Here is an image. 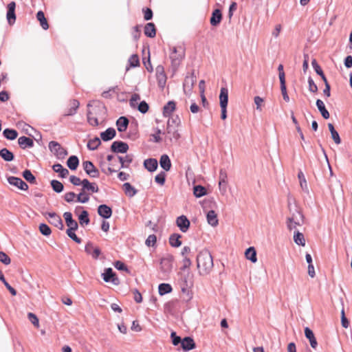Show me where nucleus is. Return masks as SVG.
Masks as SVG:
<instances>
[{
    "label": "nucleus",
    "instance_id": "nucleus-1",
    "mask_svg": "<svg viewBox=\"0 0 352 352\" xmlns=\"http://www.w3.org/2000/svg\"><path fill=\"white\" fill-rule=\"evenodd\" d=\"M87 121L91 126L99 124V120H103L107 114L105 106L100 101L93 100L87 104Z\"/></svg>",
    "mask_w": 352,
    "mask_h": 352
},
{
    "label": "nucleus",
    "instance_id": "nucleus-2",
    "mask_svg": "<svg viewBox=\"0 0 352 352\" xmlns=\"http://www.w3.org/2000/svg\"><path fill=\"white\" fill-rule=\"evenodd\" d=\"M213 265V259L210 252L206 249L201 250L197 256V267L199 275L209 274Z\"/></svg>",
    "mask_w": 352,
    "mask_h": 352
},
{
    "label": "nucleus",
    "instance_id": "nucleus-3",
    "mask_svg": "<svg viewBox=\"0 0 352 352\" xmlns=\"http://www.w3.org/2000/svg\"><path fill=\"white\" fill-rule=\"evenodd\" d=\"M288 208L289 215L286 220L287 228L289 230H295L297 226H300L303 224L304 215L301 210L296 204H293L291 200L288 201Z\"/></svg>",
    "mask_w": 352,
    "mask_h": 352
},
{
    "label": "nucleus",
    "instance_id": "nucleus-4",
    "mask_svg": "<svg viewBox=\"0 0 352 352\" xmlns=\"http://www.w3.org/2000/svg\"><path fill=\"white\" fill-rule=\"evenodd\" d=\"M219 100L221 109V118L222 120H225L227 118V105L228 102V90L227 88L221 87Z\"/></svg>",
    "mask_w": 352,
    "mask_h": 352
},
{
    "label": "nucleus",
    "instance_id": "nucleus-5",
    "mask_svg": "<svg viewBox=\"0 0 352 352\" xmlns=\"http://www.w3.org/2000/svg\"><path fill=\"white\" fill-rule=\"evenodd\" d=\"M184 57V49L182 46L174 47L170 55L172 64L174 67L177 68Z\"/></svg>",
    "mask_w": 352,
    "mask_h": 352
},
{
    "label": "nucleus",
    "instance_id": "nucleus-6",
    "mask_svg": "<svg viewBox=\"0 0 352 352\" xmlns=\"http://www.w3.org/2000/svg\"><path fill=\"white\" fill-rule=\"evenodd\" d=\"M48 146L50 151L59 159H63L67 155V151L57 142H50Z\"/></svg>",
    "mask_w": 352,
    "mask_h": 352
},
{
    "label": "nucleus",
    "instance_id": "nucleus-7",
    "mask_svg": "<svg viewBox=\"0 0 352 352\" xmlns=\"http://www.w3.org/2000/svg\"><path fill=\"white\" fill-rule=\"evenodd\" d=\"M196 81H197V77L194 74V72H192L190 75L186 76L184 81V84H183V89H184V94L186 95H189L191 93V91H192Z\"/></svg>",
    "mask_w": 352,
    "mask_h": 352
},
{
    "label": "nucleus",
    "instance_id": "nucleus-8",
    "mask_svg": "<svg viewBox=\"0 0 352 352\" xmlns=\"http://www.w3.org/2000/svg\"><path fill=\"white\" fill-rule=\"evenodd\" d=\"M46 218L48 219L50 223L58 228L60 230L64 228V225L61 217L56 212H46L45 214Z\"/></svg>",
    "mask_w": 352,
    "mask_h": 352
},
{
    "label": "nucleus",
    "instance_id": "nucleus-9",
    "mask_svg": "<svg viewBox=\"0 0 352 352\" xmlns=\"http://www.w3.org/2000/svg\"><path fill=\"white\" fill-rule=\"evenodd\" d=\"M82 166L86 173L91 177L97 178L99 177V171L90 161H85L82 163Z\"/></svg>",
    "mask_w": 352,
    "mask_h": 352
},
{
    "label": "nucleus",
    "instance_id": "nucleus-10",
    "mask_svg": "<svg viewBox=\"0 0 352 352\" xmlns=\"http://www.w3.org/2000/svg\"><path fill=\"white\" fill-rule=\"evenodd\" d=\"M102 278L107 283L111 282L116 285L120 284L119 278L116 276L111 267L105 269L104 272L102 274Z\"/></svg>",
    "mask_w": 352,
    "mask_h": 352
},
{
    "label": "nucleus",
    "instance_id": "nucleus-11",
    "mask_svg": "<svg viewBox=\"0 0 352 352\" xmlns=\"http://www.w3.org/2000/svg\"><path fill=\"white\" fill-rule=\"evenodd\" d=\"M180 138V134L175 126L168 122L166 138L170 142H177Z\"/></svg>",
    "mask_w": 352,
    "mask_h": 352
},
{
    "label": "nucleus",
    "instance_id": "nucleus-12",
    "mask_svg": "<svg viewBox=\"0 0 352 352\" xmlns=\"http://www.w3.org/2000/svg\"><path fill=\"white\" fill-rule=\"evenodd\" d=\"M8 182L10 185L17 187L19 189L26 190L28 189V185L21 178L10 176L8 178Z\"/></svg>",
    "mask_w": 352,
    "mask_h": 352
},
{
    "label": "nucleus",
    "instance_id": "nucleus-13",
    "mask_svg": "<svg viewBox=\"0 0 352 352\" xmlns=\"http://www.w3.org/2000/svg\"><path fill=\"white\" fill-rule=\"evenodd\" d=\"M111 149L113 152L115 153H125L129 149V146L125 142L116 141L112 143Z\"/></svg>",
    "mask_w": 352,
    "mask_h": 352
},
{
    "label": "nucleus",
    "instance_id": "nucleus-14",
    "mask_svg": "<svg viewBox=\"0 0 352 352\" xmlns=\"http://www.w3.org/2000/svg\"><path fill=\"white\" fill-rule=\"evenodd\" d=\"M15 8L16 3L14 1H12L9 3L8 5V12L6 17L8 22L10 25L14 24L16 20Z\"/></svg>",
    "mask_w": 352,
    "mask_h": 352
},
{
    "label": "nucleus",
    "instance_id": "nucleus-15",
    "mask_svg": "<svg viewBox=\"0 0 352 352\" xmlns=\"http://www.w3.org/2000/svg\"><path fill=\"white\" fill-rule=\"evenodd\" d=\"M176 224L182 232H186L188 230L190 223L186 216L182 215L177 218Z\"/></svg>",
    "mask_w": 352,
    "mask_h": 352
},
{
    "label": "nucleus",
    "instance_id": "nucleus-16",
    "mask_svg": "<svg viewBox=\"0 0 352 352\" xmlns=\"http://www.w3.org/2000/svg\"><path fill=\"white\" fill-rule=\"evenodd\" d=\"M80 105L77 100H71L69 102V107L66 109L64 116H71L76 113Z\"/></svg>",
    "mask_w": 352,
    "mask_h": 352
},
{
    "label": "nucleus",
    "instance_id": "nucleus-17",
    "mask_svg": "<svg viewBox=\"0 0 352 352\" xmlns=\"http://www.w3.org/2000/svg\"><path fill=\"white\" fill-rule=\"evenodd\" d=\"M63 217L65 218V223L67 224V226L68 227L67 229H72V230H77L78 228V223L76 220L73 219L72 214L69 212H65L63 214Z\"/></svg>",
    "mask_w": 352,
    "mask_h": 352
},
{
    "label": "nucleus",
    "instance_id": "nucleus-18",
    "mask_svg": "<svg viewBox=\"0 0 352 352\" xmlns=\"http://www.w3.org/2000/svg\"><path fill=\"white\" fill-rule=\"evenodd\" d=\"M227 178L228 175L226 171L223 169H221L219 171V187L223 193L226 192Z\"/></svg>",
    "mask_w": 352,
    "mask_h": 352
},
{
    "label": "nucleus",
    "instance_id": "nucleus-19",
    "mask_svg": "<svg viewBox=\"0 0 352 352\" xmlns=\"http://www.w3.org/2000/svg\"><path fill=\"white\" fill-rule=\"evenodd\" d=\"M173 259L171 257L163 258L160 262V269L164 273H168L173 268Z\"/></svg>",
    "mask_w": 352,
    "mask_h": 352
},
{
    "label": "nucleus",
    "instance_id": "nucleus-20",
    "mask_svg": "<svg viewBox=\"0 0 352 352\" xmlns=\"http://www.w3.org/2000/svg\"><path fill=\"white\" fill-rule=\"evenodd\" d=\"M98 213L100 217L104 219H109L112 215V210L107 205L102 204L98 206Z\"/></svg>",
    "mask_w": 352,
    "mask_h": 352
},
{
    "label": "nucleus",
    "instance_id": "nucleus-21",
    "mask_svg": "<svg viewBox=\"0 0 352 352\" xmlns=\"http://www.w3.org/2000/svg\"><path fill=\"white\" fill-rule=\"evenodd\" d=\"M82 189L87 192H98L99 190L98 186L96 183H90L88 179H85L82 180Z\"/></svg>",
    "mask_w": 352,
    "mask_h": 352
},
{
    "label": "nucleus",
    "instance_id": "nucleus-22",
    "mask_svg": "<svg viewBox=\"0 0 352 352\" xmlns=\"http://www.w3.org/2000/svg\"><path fill=\"white\" fill-rule=\"evenodd\" d=\"M181 346L184 351H188L195 348V343L192 338L186 337L182 340Z\"/></svg>",
    "mask_w": 352,
    "mask_h": 352
},
{
    "label": "nucleus",
    "instance_id": "nucleus-23",
    "mask_svg": "<svg viewBox=\"0 0 352 352\" xmlns=\"http://www.w3.org/2000/svg\"><path fill=\"white\" fill-rule=\"evenodd\" d=\"M221 19H222V14H221V10L219 9L214 10L212 14V16L210 20L211 25H212V26L218 25L221 23Z\"/></svg>",
    "mask_w": 352,
    "mask_h": 352
},
{
    "label": "nucleus",
    "instance_id": "nucleus-24",
    "mask_svg": "<svg viewBox=\"0 0 352 352\" xmlns=\"http://www.w3.org/2000/svg\"><path fill=\"white\" fill-rule=\"evenodd\" d=\"M305 337L309 340L311 346L313 349H316L318 346L317 340L314 336L313 331L309 327H305Z\"/></svg>",
    "mask_w": 352,
    "mask_h": 352
},
{
    "label": "nucleus",
    "instance_id": "nucleus-25",
    "mask_svg": "<svg viewBox=\"0 0 352 352\" xmlns=\"http://www.w3.org/2000/svg\"><path fill=\"white\" fill-rule=\"evenodd\" d=\"M207 222L211 226L215 227L218 225L219 221L217 214L214 210H210L206 214Z\"/></svg>",
    "mask_w": 352,
    "mask_h": 352
},
{
    "label": "nucleus",
    "instance_id": "nucleus-26",
    "mask_svg": "<svg viewBox=\"0 0 352 352\" xmlns=\"http://www.w3.org/2000/svg\"><path fill=\"white\" fill-rule=\"evenodd\" d=\"M85 252L91 255L93 258H98L101 252L98 248H94L91 243H87L85 246Z\"/></svg>",
    "mask_w": 352,
    "mask_h": 352
},
{
    "label": "nucleus",
    "instance_id": "nucleus-27",
    "mask_svg": "<svg viewBox=\"0 0 352 352\" xmlns=\"http://www.w3.org/2000/svg\"><path fill=\"white\" fill-rule=\"evenodd\" d=\"M116 130L113 128H109L105 131L100 133V138L104 141L112 140L116 136Z\"/></svg>",
    "mask_w": 352,
    "mask_h": 352
},
{
    "label": "nucleus",
    "instance_id": "nucleus-28",
    "mask_svg": "<svg viewBox=\"0 0 352 352\" xmlns=\"http://www.w3.org/2000/svg\"><path fill=\"white\" fill-rule=\"evenodd\" d=\"M18 143L22 148L32 147L34 145L33 140L25 136L20 137L18 139Z\"/></svg>",
    "mask_w": 352,
    "mask_h": 352
},
{
    "label": "nucleus",
    "instance_id": "nucleus-29",
    "mask_svg": "<svg viewBox=\"0 0 352 352\" xmlns=\"http://www.w3.org/2000/svg\"><path fill=\"white\" fill-rule=\"evenodd\" d=\"M144 167L150 172H153L157 168V161L155 159L150 158L144 160Z\"/></svg>",
    "mask_w": 352,
    "mask_h": 352
},
{
    "label": "nucleus",
    "instance_id": "nucleus-30",
    "mask_svg": "<svg viewBox=\"0 0 352 352\" xmlns=\"http://www.w3.org/2000/svg\"><path fill=\"white\" fill-rule=\"evenodd\" d=\"M175 102L169 101L163 108V115L165 117H168L175 110Z\"/></svg>",
    "mask_w": 352,
    "mask_h": 352
},
{
    "label": "nucleus",
    "instance_id": "nucleus-31",
    "mask_svg": "<svg viewBox=\"0 0 352 352\" xmlns=\"http://www.w3.org/2000/svg\"><path fill=\"white\" fill-rule=\"evenodd\" d=\"M144 34L146 36L153 38L156 35V30L154 23H148L144 27Z\"/></svg>",
    "mask_w": 352,
    "mask_h": 352
},
{
    "label": "nucleus",
    "instance_id": "nucleus-32",
    "mask_svg": "<svg viewBox=\"0 0 352 352\" xmlns=\"http://www.w3.org/2000/svg\"><path fill=\"white\" fill-rule=\"evenodd\" d=\"M129 124V120L125 117H120L116 122L118 130L120 132H124L126 130Z\"/></svg>",
    "mask_w": 352,
    "mask_h": 352
},
{
    "label": "nucleus",
    "instance_id": "nucleus-33",
    "mask_svg": "<svg viewBox=\"0 0 352 352\" xmlns=\"http://www.w3.org/2000/svg\"><path fill=\"white\" fill-rule=\"evenodd\" d=\"M160 164L161 167L166 171L169 170L171 167V162L169 157L167 155H162L161 156Z\"/></svg>",
    "mask_w": 352,
    "mask_h": 352
},
{
    "label": "nucleus",
    "instance_id": "nucleus-34",
    "mask_svg": "<svg viewBox=\"0 0 352 352\" xmlns=\"http://www.w3.org/2000/svg\"><path fill=\"white\" fill-rule=\"evenodd\" d=\"M316 106H317V108L318 109L319 111L320 112L322 116L324 119H328L329 118V113L326 109L324 102L321 100L318 99L316 100Z\"/></svg>",
    "mask_w": 352,
    "mask_h": 352
},
{
    "label": "nucleus",
    "instance_id": "nucleus-35",
    "mask_svg": "<svg viewBox=\"0 0 352 352\" xmlns=\"http://www.w3.org/2000/svg\"><path fill=\"white\" fill-rule=\"evenodd\" d=\"M52 168L54 171L59 173L60 177L62 178H65L69 175V170L67 168H63L60 164L53 165Z\"/></svg>",
    "mask_w": 352,
    "mask_h": 352
},
{
    "label": "nucleus",
    "instance_id": "nucleus-36",
    "mask_svg": "<svg viewBox=\"0 0 352 352\" xmlns=\"http://www.w3.org/2000/svg\"><path fill=\"white\" fill-rule=\"evenodd\" d=\"M245 255L247 259L251 261L252 263L257 261L256 252L254 247H250L245 252Z\"/></svg>",
    "mask_w": 352,
    "mask_h": 352
},
{
    "label": "nucleus",
    "instance_id": "nucleus-37",
    "mask_svg": "<svg viewBox=\"0 0 352 352\" xmlns=\"http://www.w3.org/2000/svg\"><path fill=\"white\" fill-rule=\"evenodd\" d=\"M122 188L126 195L129 197L135 196L137 193V190L135 189V188L128 182L124 183L122 186Z\"/></svg>",
    "mask_w": 352,
    "mask_h": 352
},
{
    "label": "nucleus",
    "instance_id": "nucleus-38",
    "mask_svg": "<svg viewBox=\"0 0 352 352\" xmlns=\"http://www.w3.org/2000/svg\"><path fill=\"white\" fill-rule=\"evenodd\" d=\"M181 235L179 234H173L170 236L169 243L172 247L178 248L182 245L180 241Z\"/></svg>",
    "mask_w": 352,
    "mask_h": 352
},
{
    "label": "nucleus",
    "instance_id": "nucleus-39",
    "mask_svg": "<svg viewBox=\"0 0 352 352\" xmlns=\"http://www.w3.org/2000/svg\"><path fill=\"white\" fill-rule=\"evenodd\" d=\"M37 20L40 22L41 26L44 30L49 28V25L43 11H38L36 14Z\"/></svg>",
    "mask_w": 352,
    "mask_h": 352
},
{
    "label": "nucleus",
    "instance_id": "nucleus-40",
    "mask_svg": "<svg viewBox=\"0 0 352 352\" xmlns=\"http://www.w3.org/2000/svg\"><path fill=\"white\" fill-rule=\"evenodd\" d=\"M173 289L168 283H161L158 287V292L160 296H163L169 294L172 292Z\"/></svg>",
    "mask_w": 352,
    "mask_h": 352
},
{
    "label": "nucleus",
    "instance_id": "nucleus-41",
    "mask_svg": "<svg viewBox=\"0 0 352 352\" xmlns=\"http://www.w3.org/2000/svg\"><path fill=\"white\" fill-rule=\"evenodd\" d=\"M79 164L78 158L75 155L70 156L67 161V165L71 170H76Z\"/></svg>",
    "mask_w": 352,
    "mask_h": 352
},
{
    "label": "nucleus",
    "instance_id": "nucleus-42",
    "mask_svg": "<svg viewBox=\"0 0 352 352\" xmlns=\"http://www.w3.org/2000/svg\"><path fill=\"white\" fill-rule=\"evenodd\" d=\"M0 156L6 162H11L14 159V154L6 148L0 150Z\"/></svg>",
    "mask_w": 352,
    "mask_h": 352
},
{
    "label": "nucleus",
    "instance_id": "nucleus-43",
    "mask_svg": "<svg viewBox=\"0 0 352 352\" xmlns=\"http://www.w3.org/2000/svg\"><path fill=\"white\" fill-rule=\"evenodd\" d=\"M328 128L331 132V138L336 144H339L341 142V140L338 133L336 131L333 125L331 123L328 124Z\"/></svg>",
    "mask_w": 352,
    "mask_h": 352
},
{
    "label": "nucleus",
    "instance_id": "nucleus-44",
    "mask_svg": "<svg viewBox=\"0 0 352 352\" xmlns=\"http://www.w3.org/2000/svg\"><path fill=\"white\" fill-rule=\"evenodd\" d=\"M89 200V193L81 188L79 194L77 195V202L85 204Z\"/></svg>",
    "mask_w": 352,
    "mask_h": 352
},
{
    "label": "nucleus",
    "instance_id": "nucleus-45",
    "mask_svg": "<svg viewBox=\"0 0 352 352\" xmlns=\"http://www.w3.org/2000/svg\"><path fill=\"white\" fill-rule=\"evenodd\" d=\"M294 241L298 245H301V246L305 245V239L304 235L302 234V233H301L298 231H296L294 232Z\"/></svg>",
    "mask_w": 352,
    "mask_h": 352
},
{
    "label": "nucleus",
    "instance_id": "nucleus-46",
    "mask_svg": "<svg viewBox=\"0 0 352 352\" xmlns=\"http://www.w3.org/2000/svg\"><path fill=\"white\" fill-rule=\"evenodd\" d=\"M3 134L6 139L10 140L16 139L18 136V133L16 130L10 129H6L3 131Z\"/></svg>",
    "mask_w": 352,
    "mask_h": 352
},
{
    "label": "nucleus",
    "instance_id": "nucleus-47",
    "mask_svg": "<svg viewBox=\"0 0 352 352\" xmlns=\"http://www.w3.org/2000/svg\"><path fill=\"white\" fill-rule=\"evenodd\" d=\"M79 223L81 226L87 225L89 223V214L87 211L83 210L78 217Z\"/></svg>",
    "mask_w": 352,
    "mask_h": 352
},
{
    "label": "nucleus",
    "instance_id": "nucleus-48",
    "mask_svg": "<svg viewBox=\"0 0 352 352\" xmlns=\"http://www.w3.org/2000/svg\"><path fill=\"white\" fill-rule=\"evenodd\" d=\"M100 143V140L98 138H94L88 142L87 148L91 151H94L99 146Z\"/></svg>",
    "mask_w": 352,
    "mask_h": 352
},
{
    "label": "nucleus",
    "instance_id": "nucleus-49",
    "mask_svg": "<svg viewBox=\"0 0 352 352\" xmlns=\"http://www.w3.org/2000/svg\"><path fill=\"white\" fill-rule=\"evenodd\" d=\"M0 280L2 281V283L4 284L6 287L9 290V292H10V294L12 296L16 295V291L12 286H10V285L6 281L1 270H0Z\"/></svg>",
    "mask_w": 352,
    "mask_h": 352
},
{
    "label": "nucleus",
    "instance_id": "nucleus-50",
    "mask_svg": "<svg viewBox=\"0 0 352 352\" xmlns=\"http://www.w3.org/2000/svg\"><path fill=\"white\" fill-rule=\"evenodd\" d=\"M51 186L53 188V190L56 192H61L63 190V185L61 182H60L58 180H52L51 182Z\"/></svg>",
    "mask_w": 352,
    "mask_h": 352
},
{
    "label": "nucleus",
    "instance_id": "nucleus-51",
    "mask_svg": "<svg viewBox=\"0 0 352 352\" xmlns=\"http://www.w3.org/2000/svg\"><path fill=\"white\" fill-rule=\"evenodd\" d=\"M193 193L196 197H201L206 194V189L201 186H195Z\"/></svg>",
    "mask_w": 352,
    "mask_h": 352
},
{
    "label": "nucleus",
    "instance_id": "nucleus-52",
    "mask_svg": "<svg viewBox=\"0 0 352 352\" xmlns=\"http://www.w3.org/2000/svg\"><path fill=\"white\" fill-rule=\"evenodd\" d=\"M180 287L183 293H188V287L190 284L188 280L187 276H184L181 278Z\"/></svg>",
    "mask_w": 352,
    "mask_h": 352
},
{
    "label": "nucleus",
    "instance_id": "nucleus-53",
    "mask_svg": "<svg viewBox=\"0 0 352 352\" xmlns=\"http://www.w3.org/2000/svg\"><path fill=\"white\" fill-rule=\"evenodd\" d=\"M23 177L30 183L34 184L36 182L35 177L32 175L30 170H25L23 173Z\"/></svg>",
    "mask_w": 352,
    "mask_h": 352
},
{
    "label": "nucleus",
    "instance_id": "nucleus-54",
    "mask_svg": "<svg viewBox=\"0 0 352 352\" xmlns=\"http://www.w3.org/2000/svg\"><path fill=\"white\" fill-rule=\"evenodd\" d=\"M64 199L67 203L77 202V195L75 194L74 192H66L64 195Z\"/></svg>",
    "mask_w": 352,
    "mask_h": 352
},
{
    "label": "nucleus",
    "instance_id": "nucleus-55",
    "mask_svg": "<svg viewBox=\"0 0 352 352\" xmlns=\"http://www.w3.org/2000/svg\"><path fill=\"white\" fill-rule=\"evenodd\" d=\"M119 162L121 164V167L124 168L126 166L125 164H126L129 165L130 163H131L133 158L131 155H126L124 157H118Z\"/></svg>",
    "mask_w": 352,
    "mask_h": 352
},
{
    "label": "nucleus",
    "instance_id": "nucleus-56",
    "mask_svg": "<svg viewBox=\"0 0 352 352\" xmlns=\"http://www.w3.org/2000/svg\"><path fill=\"white\" fill-rule=\"evenodd\" d=\"M39 231L45 236H49L52 232L50 228L45 223H41L39 225Z\"/></svg>",
    "mask_w": 352,
    "mask_h": 352
},
{
    "label": "nucleus",
    "instance_id": "nucleus-57",
    "mask_svg": "<svg viewBox=\"0 0 352 352\" xmlns=\"http://www.w3.org/2000/svg\"><path fill=\"white\" fill-rule=\"evenodd\" d=\"M280 90H281V93H282L283 99L286 102H289V96L287 94V92L285 81H283V78L281 79V82H280Z\"/></svg>",
    "mask_w": 352,
    "mask_h": 352
},
{
    "label": "nucleus",
    "instance_id": "nucleus-58",
    "mask_svg": "<svg viewBox=\"0 0 352 352\" xmlns=\"http://www.w3.org/2000/svg\"><path fill=\"white\" fill-rule=\"evenodd\" d=\"M140 100V96L138 94H133L130 99L129 104L131 107L135 109L137 107L138 102Z\"/></svg>",
    "mask_w": 352,
    "mask_h": 352
},
{
    "label": "nucleus",
    "instance_id": "nucleus-59",
    "mask_svg": "<svg viewBox=\"0 0 352 352\" xmlns=\"http://www.w3.org/2000/svg\"><path fill=\"white\" fill-rule=\"evenodd\" d=\"M76 230H72V229H67L66 231L67 234L69 238H71L72 240H74L77 243H81V239L78 238L76 234H75V231Z\"/></svg>",
    "mask_w": 352,
    "mask_h": 352
},
{
    "label": "nucleus",
    "instance_id": "nucleus-60",
    "mask_svg": "<svg viewBox=\"0 0 352 352\" xmlns=\"http://www.w3.org/2000/svg\"><path fill=\"white\" fill-rule=\"evenodd\" d=\"M129 64L130 67H134L139 66L140 61L138 55L133 54L129 59Z\"/></svg>",
    "mask_w": 352,
    "mask_h": 352
},
{
    "label": "nucleus",
    "instance_id": "nucleus-61",
    "mask_svg": "<svg viewBox=\"0 0 352 352\" xmlns=\"http://www.w3.org/2000/svg\"><path fill=\"white\" fill-rule=\"evenodd\" d=\"M28 318L30 321L32 322V324L34 327H39L38 318H37V316L34 314H33V313H28Z\"/></svg>",
    "mask_w": 352,
    "mask_h": 352
},
{
    "label": "nucleus",
    "instance_id": "nucleus-62",
    "mask_svg": "<svg viewBox=\"0 0 352 352\" xmlns=\"http://www.w3.org/2000/svg\"><path fill=\"white\" fill-rule=\"evenodd\" d=\"M138 111L142 113H145L148 110V105L145 101H142L137 107Z\"/></svg>",
    "mask_w": 352,
    "mask_h": 352
},
{
    "label": "nucleus",
    "instance_id": "nucleus-63",
    "mask_svg": "<svg viewBox=\"0 0 352 352\" xmlns=\"http://www.w3.org/2000/svg\"><path fill=\"white\" fill-rule=\"evenodd\" d=\"M157 241L156 236L155 234H150L146 240V245L147 246H153Z\"/></svg>",
    "mask_w": 352,
    "mask_h": 352
},
{
    "label": "nucleus",
    "instance_id": "nucleus-64",
    "mask_svg": "<svg viewBox=\"0 0 352 352\" xmlns=\"http://www.w3.org/2000/svg\"><path fill=\"white\" fill-rule=\"evenodd\" d=\"M0 261L5 265H9L11 262V260L5 252H0Z\"/></svg>",
    "mask_w": 352,
    "mask_h": 352
}]
</instances>
